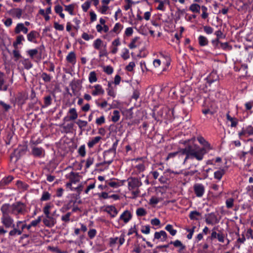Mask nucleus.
I'll return each instance as SVG.
<instances>
[{"instance_id":"nucleus-51","label":"nucleus","mask_w":253,"mask_h":253,"mask_svg":"<svg viewBox=\"0 0 253 253\" xmlns=\"http://www.w3.org/2000/svg\"><path fill=\"white\" fill-rule=\"evenodd\" d=\"M106 183L107 185L113 187V188H117L121 185H122L123 184H120V182L116 181H106Z\"/></svg>"},{"instance_id":"nucleus-48","label":"nucleus","mask_w":253,"mask_h":253,"mask_svg":"<svg viewBox=\"0 0 253 253\" xmlns=\"http://www.w3.org/2000/svg\"><path fill=\"white\" fill-rule=\"evenodd\" d=\"M136 214L138 216H143L147 214V211L143 208H139L136 211Z\"/></svg>"},{"instance_id":"nucleus-31","label":"nucleus","mask_w":253,"mask_h":253,"mask_svg":"<svg viewBox=\"0 0 253 253\" xmlns=\"http://www.w3.org/2000/svg\"><path fill=\"white\" fill-rule=\"evenodd\" d=\"M102 40L99 38L96 39L93 43V47L97 50H100L101 46H103Z\"/></svg>"},{"instance_id":"nucleus-64","label":"nucleus","mask_w":253,"mask_h":253,"mask_svg":"<svg viewBox=\"0 0 253 253\" xmlns=\"http://www.w3.org/2000/svg\"><path fill=\"white\" fill-rule=\"evenodd\" d=\"M220 47L223 50H231L232 49V47L229 45L228 42H220Z\"/></svg>"},{"instance_id":"nucleus-32","label":"nucleus","mask_w":253,"mask_h":253,"mask_svg":"<svg viewBox=\"0 0 253 253\" xmlns=\"http://www.w3.org/2000/svg\"><path fill=\"white\" fill-rule=\"evenodd\" d=\"M20 62L24 66V68L27 70H29L33 67V64L29 59H23L20 61Z\"/></svg>"},{"instance_id":"nucleus-45","label":"nucleus","mask_w":253,"mask_h":253,"mask_svg":"<svg viewBox=\"0 0 253 253\" xmlns=\"http://www.w3.org/2000/svg\"><path fill=\"white\" fill-rule=\"evenodd\" d=\"M123 28V25H122L120 23H117L115 25V26L112 30V32H113L114 33H115L117 34H118L119 33H120L121 32V31H122Z\"/></svg>"},{"instance_id":"nucleus-38","label":"nucleus","mask_w":253,"mask_h":253,"mask_svg":"<svg viewBox=\"0 0 253 253\" xmlns=\"http://www.w3.org/2000/svg\"><path fill=\"white\" fill-rule=\"evenodd\" d=\"M246 241V238L244 234L242 235L241 237H239L235 242V247L238 249H240L241 244H244Z\"/></svg>"},{"instance_id":"nucleus-60","label":"nucleus","mask_w":253,"mask_h":253,"mask_svg":"<svg viewBox=\"0 0 253 253\" xmlns=\"http://www.w3.org/2000/svg\"><path fill=\"white\" fill-rule=\"evenodd\" d=\"M52 101L51 97L50 95H47L44 97V107H47L51 105Z\"/></svg>"},{"instance_id":"nucleus-3","label":"nucleus","mask_w":253,"mask_h":253,"mask_svg":"<svg viewBox=\"0 0 253 253\" xmlns=\"http://www.w3.org/2000/svg\"><path fill=\"white\" fill-rule=\"evenodd\" d=\"M119 139L116 138L112 147L103 153L104 163L110 165L113 161L116 154V149L119 143Z\"/></svg>"},{"instance_id":"nucleus-29","label":"nucleus","mask_w":253,"mask_h":253,"mask_svg":"<svg viewBox=\"0 0 253 253\" xmlns=\"http://www.w3.org/2000/svg\"><path fill=\"white\" fill-rule=\"evenodd\" d=\"M226 118L228 121L231 122V127H235L237 126L239 121L237 118L231 117L229 114L226 115Z\"/></svg>"},{"instance_id":"nucleus-47","label":"nucleus","mask_w":253,"mask_h":253,"mask_svg":"<svg viewBox=\"0 0 253 253\" xmlns=\"http://www.w3.org/2000/svg\"><path fill=\"white\" fill-rule=\"evenodd\" d=\"M64 6H65V11L68 12L71 15H74V10L75 8V4H69L68 5H65Z\"/></svg>"},{"instance_id":"nucleus-61","label":"nucleus","mask_w":253,"mask_h":253,"mask_svg":"<svg viewBox=\"0 0 253 253\" xmlns=\"http://www.w3.org/2000/svg\"><path fill=\"white\" fill-rule=\"evenodd\" d=\"M41 77L45 82H49L51 79V77L46 73H42Z\"/></svg>"},{"instance_id":"nucleus-50","label":"nucleus","mask_w":253,"mask_h":253,"mask_svg":"<svg viewBox=\"0 0 253 253\" xmlns=\"http://www.w3.org/2000/svg\"><path fill=\"white\" fill-rule=\"evenodd\" d=\"M201 10L202 11L201 17L204 19L207 18L209 16V13H208V8L204 5H202L201 6Z\"/></svg>"},{"instance_id":"nucleus-30","label":"nucleus","mask_w":253,"mask_h":253,"mask_svg":"<svg viewBox=\"0 0 253 253\" xmlns=\"http://www.w3.org/2000/svg\"><path fill=\"white\" fill-rule=\"evenodd\" d=\"M198 40L199 44L201 46H206L208 44L209 41L207 38L204 36H199Z\"/></svg>"},{"instance_id":"nucleus-37","label":"nucleus","mask_w":253,"mask_h":253,"mask_svg":"<svg viewBox=\"0 0 253 253\" xmlns=\"http://www.w3.org/2000/svg\"><path fill=\"white\" fill-rule=\"evenodd\" d=\"M79 174L77 173H75L73 171L70 173L69 179L70 181L72 183H76L77 182L79 181V179H78Z\"/></svg>"},{"instance_id":"nucleus-49","label":"nucleus","mask_w":253,"mask_h":253,"mask_svg":"<svg viewBox=\"0 0 253 253\" xmlns=\"http://www.w3.org/2000/svg\"><path fill=\"white\" fill-rule=\"evenodd\" d=\"M138 39V37H135L132 40L131 42H130L128 45L130 49L136 48L138 46V44L137 43V41Z\"/></svg>"},{"instance_id":"nucleus-1","label":"nucleus","mask_w":253,"mask_h":253,"mask_svg":"<svg viewBox=\"0 0 253 253\" xmlns=\"http://www.w3.org/2000/svg\"><path fill=\"white\" fill-rule=\"evenodd\" d=\"M195 138L191 140L185 141L183 143L186 145L185 148H180L176 152L170 153L168 154L166 160L174 158L178 156L179 159L182 158L184 155H186L183 164L185 165L188 160H193L196 159L198 161H202L204 158V154L206 153L204 149L196 150L192 149V147L189 144V142H193Z\"/></svg>"},{"instance_id":"nucleus-27","label":"nucleus","mask_w":253,"mask_h":253,"mask_svg":"<svg viewBox=\"0 0 253 253\" xmlns=\"http://www.w3.org/2000/svg\"><path fill=\"white\" fill-rule=\"evenodd\" d=\"M225 173V170L224 169H219L214 172V179L217 180L218 181H220Z\"/></svg>"},{"instance_id":"nucleus-59","label":"nucleus","mask_w":253,"mask_h":253,"mask_svg":"<svg viewBox=\"0 0 253 253\" xmlns=\"http://www.w3.org/2000/svg\"><path fill=\"white\" fill-rule=\"evenodd\" d=\"M141 232L144 234H149L150 232V226L148 225L142 226Z\"/></svg>"},{"instance_id":"nucleus-2","label":"nucleus","mask_w":253,"mask_h":253,"mask_svg":"<svg viewBox=\"0 0 253 253\" xmlns=\"http://www.w3.org/2000/svg\"><path fill=\"white\" fill-rule=\"evenodd\" d=\"M0 211L2 214L0 221L3 226H0V235H4L7 233V230L4 229V227L12 229L15 228L16 224L13 218L10 215L11 212L10 204H3L0 208Z\"/></svg>"},{"instance_id":"nucleus-4","label":"nucleus","mask_w":253,"mask_h":253,"mask_svg":"<svg viewBox=\"0 0 253 253\" xmlns=\"http://www.w3.org/2000/svg\"><path fill=\"white\" fill-rule=\"evenodd\" d=\"M26 221L18 220L16 222L15 228L11 229L8 233L9 236L15 237L21 235L25 228H27Z\"/></svg>"},{"instance_id":"nucleus-17","label":"nucleus","mask_w":253,"mask_h":253,"mask_svg":"<svg viewBox=\"0 0 253 253\" xmlns=\"http://www.w3.org/2000/svg\"><path fill=\"white\" fill-rule=\"evenodd\" d=\"M104 211L109 214L112 218L116 217L118 213V211L115 207L112 205L105 207Z\"/></svg>"},{"instance_id":"nucleus-16","label":"nucleus","mask_w":253,"mask_h":253,"mask_svg":"<svg viewBox=\"0 0 253 253\" xmlns=\"http://www.w3.org/2000/svg\"><path fill=\"white\" fill-rule=\"evenodd\" d=\"M69 117L66 116L64 118V120L70 121L74 120L77 119L78 117V113L75 108H70L68 112Z\"/></svg>"},{"instance_id":"nucleus-57","label":"nucleus","mask_w":253,"mask_h":253,"mask_svg":"<svg viewBox=\"0 0 253 253\" xmlns=\"http://www.w3.org/2000/svg\"><path fill=\"white\" fill-rule=\"evenodd\" d=\"M94 159L92 157H88L86 160L85 169H88L94 163Z\"/></svg>"},{"instance_id":"nucleus-53","label":"nucleus","mask_w":253,"mask_h":253,"mask_svg":"<svg viewBox=\"0 0 253 253\" xmlns=\"http://www.w3.org/2000/svg\"><path fill=\"white\" fill-rule=\"evenodd\" d=\"M79 154L82 157H84L86 154L85 145H81L78 150Z\"/></svg>"},{"instance_id":"nucleus-63","label":"nucleus","mask_w":253,"mask_h":253,"mask_svg":"<svg viewBox=\"0 0 253 253\" xmlns=\"http://www.w3.org/2000/svg\"><path fill=\"white\" fill-rule=\"evenodd\" d=\"M97 234L96 230L95 229H90L87 233L88 236L90 239L94 238Z\"/></svg>"},{"instance_id":"nucleus-21","label":"nucleus","mask_w":253,"mask_h":253,"mask_svg":"<svg viewBox=\"0 0 253 253\" xmlns=\"http://www.w3.org/2000/svg\"><path fill=\"white\" fill-rule=\"evenodd\" d=\"M160 56L161 58H163L164 59L163 62L165 64V65L167 67H169L171 62V59L170 57L169 54L166 52H161L160 53Z\"/></svg>"},{"instance_id":"nucleus-33","label":"nucleus","mask_w":253,"mask_h":253,"mask_svg":"<svg viewBox=\"0 0 253 253\" xmlns=\"http://www.w3.org/2000/svg\"><path fill=\"white\" fill-rule=\"evenodd\" d=\"M201 216V213L197 211H191L189 215L190 219L196 220H198Z\"/></svg>"},{"instance_id":"nucleus-7","label":"nucleus","mask_w":253,"mask_h":253,"mask_svg":"<svg viewBox=\"0 0 253 253\" xmlns=\"http://www.w3.org/2000/svg\"><path fill=\"white\" fill-rule=\"evenodd\" d=\"M128 188L129 190H133L138 188L142 185L141 180L135 177H129L127 179Z\"/></svg>"},{"instance_id":"nucleus-8","label":"nucleus","mask_w":253,"mask_h":253,"mask_svg":"<svg viewBox=\"0 0 253 253\" xmlns=\"http://www.w3.org/2000/svg\"><path fill=\"white\" fill-rule=\"evenodd\" d=\"M132 214L130 211L128 210L125 211L119 217L118 225H116V227L119 228L121 227L119 221H123L124 224H126L132 218Z\"/></svg>"},{"instance_id":"nucleus-11","label":"nucleus","mask_w":253,"mask_h":253,"mask_svg":"<svg viewBox=\"0 0 253 253\" xmlns=\"http://www.w3.org/2000/svg\"><path fill=\"white\" fill-rule=\"evenodd\" d=\"M88 88L92 89L91 93L94 96L102 95L104 93V90L100 84L89 85Z\"/></svg>"},{"instance_id":"nucleus-25","label":"nucleus","mask_w":253,"mask_h":253,"mask_svg":"<svg viewBox=\"0 0 253 253\" xmlns=\"http://www.w3.org/2000/svg\"><path fill=\"white\" fill-rule=\"evenodd\" d=\"M68 62L70 63L73 65L76 64V56L74 51L70 52L66 58Z\"/></svg>"},{"instance_id":"nucleus-41","label":"nucleus","mask_w":253,"mask_h":253,"mask_svg":"<svg viewBox=\"0 0 253 253\" xmlns=\"http://www.w3.org/2000/svg\"><path fill=\"white\" fill-rule=\"evenodd\" d=\"M201 7L197 3H193L190 5L189 10L193 12L199 13Z\"/></svg>"},{"instance_id":"nucleus-46","label":"nucleus","mask_w":253,"mask_h":253,"mask_svg":"<svg viewBox=\"0 0 253 253\" xmlns=\"http://www.w3.org/2000/svg\"><path fill=\"white\" fill-rule=\"evenodd\" d=\"M13 179V177L11 176H9L3 178L0 181V185L4 186L10 183Z\"/></svg>"},{"instance_id":"nucleus-10","label":"nucleus","mask_w":253,"mask_h":253,"mask_svg":"<svg viewBox=\"0 0 253 253\" xmlns=\"http://www.w3.org/2000/svg\"><path fill=\"white\" fill-rule=\"evenodd\" d=\"M238 135L240 139L243 137L253 135V127L252 126H248L243 127L241 131H239Z\"/></svg>"},{"instance_id":"nucleus-24","label":"nucleus","mask_w":253,"mask_h":253,"mask_svg":"<svg viewBox=\"0 0 253 253\" xmlns=\"http://www.w3.org/2000/svg\"><path fill=\"white\" fill-rule=\"evenodd\" d=\"M101 139V137L99 136L90 138L87 143V146L89 148H92L95 145L97 144Z\"/></svg>"},{"instance_id":"nucleus-36","label":"nucleus","mask_w":253,"mask_h":253,"mask_svg":"<svg viewBox=\"0 0 253 253\" xmlns=\"http://www.w3.org/2000/svg\"><path fill=\"white\" fill-rule=\"evenodd\" d=\"M25 41V38L22 35H19L16 37V40L13 43V45L15 47H17L18 45L22 44V42Z\"/></svg>"},{"instance_id":"nucleus-23","label":"nucleus","mask_w":253,"mask_h":253,"mask_svg":"<svg viewBox=\"0 0 253 253\" xmlns=\"http://www.w3.org/2000/svg\"><path fill=\"white\" fill-rule=\"evenodd\" d=\"M169 244H172L175 247L178 248L179 249L178 252L179 253H182V251L185 249V246H184L181 242L178 240H176L174 241H170Z\"/></svg>"},{"instance_id":"nucleus-34","label":"nucleus","mask_w":253,"mask_h":253,"mask_svg":"<svg viewBox=\"0 0 253 253\" xmlns=\"http://www.w3.org/2000/svg\"><path fill=\"white\" fill-rule=\"evenodd\" d=\"M51 198V194L48 191H44L42 193L40 201L41 202L49 201L50 200Z\"/></svg>"},{"instance_id":"nucleus-14","label":"nucleus","mask_w":253,"mask_h":253,"mask_svg":"<svg viewBox=\"0 0 253 253\" xmlns=\"http://www.w3.org/2000/svg\"><path fill=\"white\" fill-rule=\"evenodd\" d=\"M43 223L46 226L52 227L54 226L56 223V220L54 217L50 215H45V218L43 219Z\"/></svg>"},{"instance_id":"nucleus-54","label":"nucleus","mask_w":253,"mask_h":253,"mask_svg":"<svg viewBox=\"0 0 253 253\" xmlns=\"http://www.w3.org/2000/svg\"><path fill=\"white\" fill-rule=\"evenodd\" d=\"M76 123L81 129L86 127L87 125V122L86 121L81 120H78Z\"/></svg>"},{"instance_id":"nucleus-44","label":"nucleus","mask_w":253,"mask_h":253,"mask_svg":"<svg viewBox=\"0 0 253 253\" xmlns=\"http://www.w3.org/2000/svg\"><path fill=\"white\" fill-rule=\"evenodd\" d=\"M53 205L50 203H46L43 208V212L45 215H50V210L52 208Z\"/></svg>"},{"instance_id":"nucleus-35","label":"nucleus","mask_w":253,"mask_h":253,"mask_svg":"<svg viewBox=\"0 0 253 253\" xmlns=\"http://www.w3.org/2000/svg\"><path fill=\"white\" fill-rule=\"evenodd\" d=\"M120 112L118 110H114L112 113L111 120L114 123L118 122L120 119Z\"/></svg>"},{"instance_id":"nucleus-58","label":"nucleus","mask_w":253,"mask_h":253,"mask_svg":"<svg viewBox=\"0 0 253 253\" xmlns=\"http://www.w3.org/2000/svg\"><path fill=\"white\" fill-rule=\"evenodd\" d=\"M108 9L109 6L108 5H102L98 8V11L102 14H106Z\"/></svg>"},{"instance_id":"nucleus-40","label":"nucleus","mask_w":253,"mask_h":253,"mask_svg":"<svg viewBox=\"0 0 253 253\" xmlns=\"http://www.w3.org/2000/svg\"><path fill=\"white\" fill-rule=\"evenodd\" d=\"M165 229L172 236H175L177 233V230L173 229L172 225L171 224H167Z\"/></svg>"},{"instance_id":"nucleus-56","label":"nucleus","mask_w":253,"mask_h":253,"mask_svg":"<svg viewBox=\"0 0 253 253\" xmlns=\"http://www.w3.org/2000/svg\"><path fill=\"white\" fill-rule=\"evenodd\" d=\"M121 57L124 59L126 60L129 58V50L126 48L122 49V54Z\"/></svg>"},{"instance_id":"nucleus-62","label":"nucleus","mask_w":253,"mask_h":253,"mask_svg":"<svg viewBox=\"0 0 253 253\" xmlns=\"http://www.w3.org/2000/svg\"><path fill=\"white\" fill-rule=\"evenodd\" d=\"M10 108L9 104H6L2 101H0V109H2L5 111H7Z\"/></svg>"},{"instance_id":"nucleus-20","label":"nucleus","mask_w":253,"mask_h":253,"mask_svg":"<svg viewBox=\"0 0 253 253\" xmlns=\"http://www.w3.org/2000/svg\"><path fill=\"white\" fill-rule=\"evenodd\" d=\"M8 13L13 17H16V18L20 19L22 15L23 10L22 9L19 8H14L10 9Z\"/></svg>"},{"instance_id":"nucleus-55","label":"nucleus","mask_w":253,"mask_h":253,"mask_svg":"<svg viewBox=\"0 0 253 253\" xmlns=\"http://www.w3.org/2000/svg\"><path fill=\"white\" fill-rule=\"evenodd\" d=\"M234 199L232 198L227 199L225 201L226 207L227 209H231L234 205Z\"/></svg>"},{"instance_id":"nucleus-6","label":"nucleus","mask_w":253,"mask_h":253,"mask_svg":"<svg viewBox=\"0 0 253 253\" xmlns=\"http://www.w3.org/2000/svg\"><path fill=\"white\" fill-rule=\"evenodd\" d=\"M197 140L201 145H202L204 146L203 148H200L199 146H198L196 144L190 145L192 147V149H195L196 150L204 149L206 152L204 154V156L207 153L206 151L207 149H208V150L212 149V147H211V144L203 137H198Z\"/></svg>"},{"instance_id":"nucleus-43","label":"nucleus","mask_w":253,"mask_h":253,"mask_svg":"<svg viewBox=\"0 0 253 253\" xmlns=\"http://www.w3.org/2000/svg\"><path fill=\"white\" fill-rule=\"evenodd\" d=\"M88 81L91 84L96 82L97 81L96 74L94 71L90 72L88 76Z\"/></svg>"},{"instance_id":"nucleus-13","label":"nucleus","mask_w":253,"mask_h":253,"mask_svg":"<svg viewBox=\"0 0 253 253\" xmlns=\"http://www.w3.org/2000/svg\"><path fill=\"white\" fill-rule=\"evenodd\" d=\"M32 154L35 157L43 158L45 156V151L42 147L34 146L32 147Z\"/></svg>"},{"instance_id":"nucleus-5","label":"nucleus","mask_w":253,"mask_h":253,"mask_svg":"<svg viewBox=\"0 0 253 253\" xmlns=\"http://www.w3.org/2000/svg\"><path fill=\"white\" fill-rule=\"evenodd\" d=\"M11 206V212L15 215L17 218H19V214H24L26 211L25 206L21 202H17L15 204H13Z\"/></svg>"},{"instance_id":"nucleus-26","label":"nucleus","mask_w":253,"mask_h":253,"mask_svg":"<svg viewBox=\"0 0 253 253\" xmlns=\"http://www.w3.org/2000/svg\"><path fill=\"white\" fill-rule=\"evenodd\" d=\"M133 173L138 174L141 172H143L145 169V166L143 163H140L134 166Z\"/></svg>"},{"instance_id":"nucleus-52","label":"nucleus","mask_w":253,"mask_h":253,"mask_svg":"<svg viewBox=\"0 0 253 253\" xmlns=\"http://www.w3.org/2000/svg\"><path fill=\"white\" fill-rule=\"evenodd\" d=\"M26 53L31 58L33 59L34 57L38 53V49L37 48L29 49L26 51Z\"/></svg>"},{"instance_id":"nucleus-22","label":"nucleus","mask_w":253,"mask_h":253,"mask_svg":"<svg viewBox=\"0 0 253 253\" xmlns=\"http://www.w3.org/2000/svg\"><path fill=\"white\" fill-rule=\"evenodd\" d=\"M9 84H6L5 80V77L3 73H0V90H7Z\"/></svg>"},{"instance_id":"nucleus-12","label":"nucleus","mask_w":253,"mask_h":253,"mask_svg":"<svg viewBox=\"0 0 253 253\" xmlns=\"http://www.w3.org/2000/svg\"><path fill=\"white\" fill-rule=\"evenodd\" d=\"M167 239L168 235L167 233L164 230H161L159 232H156L154 233V237L153 240L155 241L156 240H157L163 242L167 241Z\"/></svg>"},{"instance_id":"nucleus-9","label":"nucleus","mask_w":253,"mask_h":253,"mask_svg":"<svg viewBox=\"0 0 253 253\" xmlns=\"http://www.w3.org/2000/svg\"><path fill=\"white\" fill-rule=\"evenodd\" d=\"M205 222L207 224L213 225L219 222V219L214 212H211L205 214Z\"/></svg>"},{"instance_id":"nucleus-18","label":"nucleus","mask_w":253,"mask_h":253,"mask_svg":"<svg viewBox=\"0 0 253 253\" xmlns=\"http://www.w3.org/2000/svg\"><path fill=\"white\" fill-rule=\"evenodd\" d=\"M28 32V29L22 23H18L14 29V32L16 34H19L21 32L26 34H27Z\"/></svg>"},{"instance_id":"nucleus-19","label":"nucleus","mask_w":253,"mask_h":253,"mask_svg":"<svg viewBox=\"0 0 253 253\" xmlns=\"http://www.w3.org/2000/svg\"><path fill=\"white\" fill-rule=\"evenodd\" d=\"M39 35V33L37 31L32 30L28 34H27V40L30 42L37 43V38L38 37Z\"/></svg>"},{"instance_id":"nucleus-42","label":"nucleus","mask_w":253,"mask_h":253,"mask_svg":"<svg viewBox=\"0 0 253 253\" xmlns=\"http://www.w3.org/2000/svg\"><path fill=\"white\" fill-rule=\"evenodd\" d=\"M16 185L18 188L22 190H26L28 189L29 186L27 184L22 182L20 180H17Z\"/></svg>"},{"instance_id":"nucleus-28","label":"nucleus","mask_w":253,"mask_h":253,"mask_svg":"<svg viewBox=\"0 0 253 253\" xmlns=\"http://www.w3.org/2000/svg\"><path fill=\"white\" fill-rule=\"evenodd\" d=\"M218 76L216 73L214 72H212L207 77V82L210 84L213 83L214 81H217Z\"/></svg>"},{"instance_id":"nucleus-39","label":"nucleus","mask_w":253,"mask_h":253,"mask_svg":"<svg viewBox=\"0 0 253 253\" xmlns=\"http://www.w3.org/2000/svg\"><path fill=\"white\" fill-rule=\"evenodd\" d=\"M108 88L106 89L107 94L110 96L115 98L116 95V93L114 88L111 86V84L108 83Z\"/></svg>"},{"instance_id":"nucleus-15","label":"nucleus","mask_w":253,"mask_h":253,"mask_svg":"<svg viewBox=\"0 0 253 253\" xmlns=\"http://www.w3.org/2000/svg\"><path fill=\"white\" fill-rule=\"evenodd\" d=\"M194 191L196 196L201 197L205 193V188L202 184H196L194 186Z\"/></svg>"}]
</instances>
